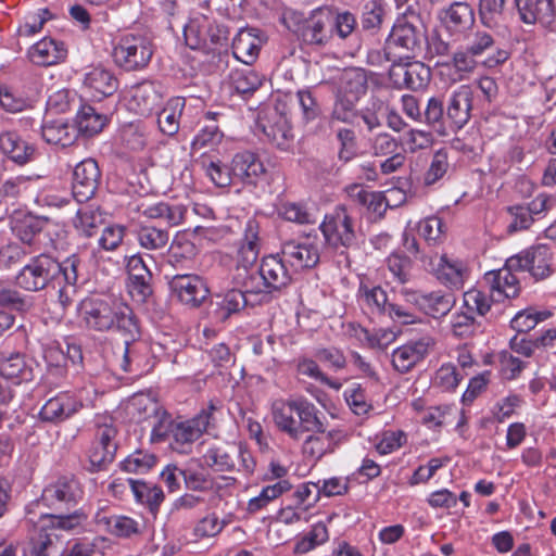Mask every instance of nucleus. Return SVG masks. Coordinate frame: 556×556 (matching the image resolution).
<instances>
[{
  "mask_svg": "<svg viewBox=\"0 0 556 556\" xmlns=\"http://www.w3.org/2000/svg\"><path fill=\"white\" fill-rule=\"evenodd\" d=\"M79 260L72 255L58 262L47 254L34 256L15 277L16 285L26 291H40L52 283L63 308L70 306L77 293Z\"/></svg>",
  "mask_w": 556,
  "mask_h": 556,
  "instance_id": "1",
  "label": "nucleus"
},
{
  "mask_svg": "<svg viewBox=\"0 0 556 556\" xmlns=\"http://www.w3.org/2000/svg\"><path fill=\"white\" fill-rule=\"evenodd\" d=\"M80 323L89 330L104 332L115 330L124 334V370L127 371L128 348L139 334L131 308L119 301L101 296H88L77 307Z\"/></svg>",
  "mask_w": 556,
  "mask_h": 556,
  "instance_id": "2",
  "label": "nucleus"
},
{
  "mask_svg": "<svg viewBox=\"0 0 556 556\" xmlns=\"http://www.w3.org/2000/svg\"><path fill=\"white\" fill-rule=\"evenodd\" d=\"M270 413L278 431L293 441L302 440L306 432H324L320 410L304 396L277 399Z\"/></svg>",
  "mask_w": 556,
  "mask_h": 556,
  "instance_id": "3",
  "label": "nucleus"
},
{
  "mask_svg": "<svg viewBox=\"0 0 556 556\" xmlns=\"http://www.w3.org/2000/svg\"><path fill=\"white\" fill-rule=\"evenodd\" d=\"M286 263L281 254L263 257L258 268L242 278V287L247 292L262 296L287 287L292 275Z\"/></svg>",
  "mask_w": 556,
  "mask_h": 556,
  "instance_id": "4",
  "label": "nucleus"
},
{
  "mask_svg": "<svg viewBox=\"0 0 556 556\" xmlns=\"http://www.w3.org/2000/svg\"><path fill=\"white\" fill-rule=\"evenodd\" d=\"M424 39V25L417 14L399 17L387 39V59L416 56L422 50Z\"/></svg>",
  "mask_w": 556,
  "mask_h": 556,
  "instance_id": "5",
  "label": "nucleus"
},
{
  "mask_svg": "<svg viewBox=\"0 0 556 556\" xmlns=\"http://www.w3.org/2000/svg\"><path fill=\"white\" fill-rule=\"evenodd\" d=\"M285 26L298 34L302 40L312 46H323L330 38L331 15L327 10L318 9L304 18L303 15L293 10H287L282 14Z\"/></svg>",
  "mask_w": 556,
  "mask_h": 556,
  "instance_id": "6",
  "label": "nucleus"
},
{
  "mask_svg": "<svg viewBox=\"0 0 556 556\" xmlns=\"http://www.w3.org/2000/svg\"><path fill=\"white\" fill-rule=\"evenodd\" d=\"M319 228L326 244L334 250L350 248L356 238L353 218L344 206H337L327 214Z\"/></svg>",
  "mask_w": 556,
  "mask_h": 556,
  "instance_id": "7",
  "label": "nucleus"
},
{
  "mask_svg": "<svg viewBox=\"0 0 556 556\" xmlns=\"http://www.w3.org/2000/svg\"><path fill=\"white\" fill-rule=\"evenodd\" d=\"M153 55V46L142 36L126 35L113 49L115 64L126 71L146 67Z\"/></svg>",
  "mask_w": 556,
  "mask_h": 556,
  "instance_id": "8",
  "label": "nucleus"
},
{
  "mask_svg": "<svg viewBox=\"0 0 556 556\" xmlns=\"http://www.w3.org/2000/svg\"><path fill=\"white\" fill-rule=\"evenodd\" d=\"M40 94L35 81L21 85H0V108L10 114H17L34 109Z\"/></svg>",
  "mask_w": 556,
  "mask_h": 556,
  "instance_id": "9",
  "label": "nucleus"
},
{
  "mask_svg": "<svg viewBox=\"0 0 556 556\" xmlns=\"http://www.w3.org/2000/svg\"><path fill=\"white\" fill-rule=\"evenodd\" d=\"M519 273H522L520 261L513 255L506 260L503 268L485 275V280L491 291L496 295V301L515 298L519 294Z\"/></svg>",
  "mask_w": 556,
  "mask_h": 556,
  "instance_id": "10",
  "label": "nucleus"
},
{
  "mask_svg": "<svg viewBox=\"0 0 556 556\" xmlns=\"http://www.w3.org/2000/svg\"><path fill=\"white\" fill-rule=\"evenodd\" d=\"M283 260L295 270L312 268L319 262V241L316 237L289 240L281 247Z\"/></svg>",
  "mask_w": 556,
  "mask_h": 556,
  "instance_id": "11",
  "label": "nucleus"
},
{
  "mask_svg": "<svg viewBox=\"0 0 556 556\" xmlns=\"http://www.w3.org/2000/svg\"><path fill=\"white\" fill-rule=\"evenodd\" d=\"M211 420V412L202 410L194 418L177 422L172 428L170 447L181 454L188 453L192 442L206 430Z\"/></svg>",
  "mask_w": 556,
  "mask_h": 556,
  "instance_id": "12",
  "label": "nucleus"
},
{
  "mask_svg": "<svg viewBox=\"0 0 556 556\" xmlns=\"http://www.w3.org/2000/svg\"><path fill=\"white\" fill-rule=\"evenodd\" d=\"M81 494L79 483L74 479L64 477L43 489L38 505L58 510L70 504H76Z\"/></svg>",
  "mask_w": 556,
  "mask_h": 556,
  "instance_id": "13",
  "label": "nucleus"
},
{
  "mask_svg": "<svg viewBox=\"0 0 556 556\" xmlns=\"http://www.w3.org/2000/svg\"><path fill=\"white\" fill-rule=\"evenodd\" d=\"M431 336H422L396 348L392 352V365L401 374L408 372L420 363L434 346Z\"/></svg>",
  "mask_w": 556,
  "mask_h": 556,
  "instance_id": "14",
  "label": "nucleus"
},
{
  "mask_svg": "<svg viewBox=\"0 0 556 556\" xmlns=\"http://www.w3.org/2000/svg\"><path fill=\"white\" fill-rule=\"evenodd\" d=\"M174 298L189 307H198L208 295L204 280L197 275H176L169 281Z\"/></svg>",
  "mask_w": 556,
  "mask_h": 556,
  "instance_id": "15",
  "label": "nucleus"
},
{
  "mask_svg": "<svg viewBox=\"0 0 556 556\" xmlns=\"http://www.w3.org/2000/svg\"><path fill=\"white\" fill-rule=\"evenodd\" d=\"M400 293L407 303L415 305L419 311L434 318L446 315L454 304L453 296L441 291L422 293L403 288Z\"/></svg>",
  "mask_w": 556,
  "mask_h": 556,
  "instance_id": "16",
  "label": "nucleus"
},
{
  "mask_svg": "<svg viewBox=\"0 0 556 556\" xmlns=\"http://www.w3.org/2000/svg\"><path fill=\"white\" fill-rule=\"evenodd\" d=\"M429 266L437 279L448 288H462L468 277L466 263L447 254L433 255Z\"/></svg>",
  "mask_w": 556,
  "mask_h": 556,
  "instance_id": "17",
  "label": "nucleus"
},
{
  "mask_svg": "<svg viewBox=\"0 0 556 556\" xmlns=\"http://www.w3.org/2000/svg\"><path fill=\"white\" fill-rule=\"evenodd\" d=\"M390 79L395 88L419 90L430 78V70L421 62H394L389 71Z\"/></svg>",
  "mask_w": 556,
  "mask_h": 556,
  "instance_id": "18",
  "label": "nucleus"
},
{
  "mask_svg": "<svg viewBox=\"0 0 556 556\" xmlns=\"http://www.w3.org/2000/svg\"><path fill=\"white\" fill-rule=\"evenodd\" d=\"M99 178L100 170L94 160L86 159L79 162L73 172V198L78 203H84L91 199L98 188Z\"/></svg>",
  "mask_w": 556,
  "mask_h": 556,
  "instance_id": "19",
  "label": "nucleus"
},
{
  "mask_svg": "<svg viewBox=\"0 0 556 556\" xmlns=\"http://www.w3.org/2000/svg\"><path fill=\"white\" fill-rule=\"evenodd\" d=\"M520 20L528 25L539 23L553 28L556 22V0H515Z\"/></svg>",
  "mask_w": 556,
  "mask_h": 556,
  "instance_id": "20",
  "label": "nucleus"
},
{
  "mask_svg": "<svg viewBox=\"0 0 556 556\" xmlns=\"http://www.w3.org/2000/svg\"><path fill=\"white\" fill-rule=\"evenodd\" d=\"M260 253V238L258 225L254 219L248 220L244 229V237L238 250L237 263L238 275L237 279L242 286V278L247 273L255 271L253 268Z\"/></svg>",
  "mask_w": 556,
  "mask_h": 556,
  "instance_id": "21",
  "label": "nucleus"
},
{
  "mask_svg": "<svg viewBox=\"0 0 556 556\" xmlns=\"http://www.w3.org/2000/svg\"><path fill=\"white\" fill-rule=\"evenodd\" d=\"M83 91L93 100H102L117 90V79L106 68L93 66L86 70L81 78Z\"/></svg>",
  "mask_w": 556,
  "mask_h": 556,
  "instance_id": "22",
  "label": "nucleus"
},
{
  "mask_svg": "<svg viewBox=\"0 0 556 556\" xmlns=\"http://www.w3.org/2000/svg\"><path fill=\"white\" fill-rule=\"evenodd\" d=\"M84 406L83 399L62 392L49 399L39 412L43 421L60 422L76 414Z\"/></svg>",
  "mask_w": 556,
  "mask_h": 556,
  "instance_id": "23",
  "label": "nucleus"
},
{
  "mask_svg": "<svg viewBox=\"0 0 556 556\" xmlns=\"http://www.w3.org/2000/svg\"><path fill=\"white\" fill-rule=\"evenodd\" d=\"M266 41L264 34L253 27L240 28L232 40V52L237 60L250 65L260 54Z\"/></svg>",
  "mask_w": 556,
  "mask_h": 556,
  "instance_id": "24",
  "label": "nucleus"
},
{
  "mask_svg": "<svg viewBox=\"0 0 556 556\" xmlns=\"http://www.w3.org/2000/svg\"><path fill=\"white\" fill-rule=\"evenodd\" d=\"M237 453L241 455L245 470L249 472L253 471V462H248L245 453L233 445H211L204 452L202 459L204 465L216 471H230L235 468L233 454Z\"/></svg>",
  "mask_w": 556,
  "mask_h": 556,
  "instance_id": "25",
  "label": "nucleus"
},
{
  "mask_svg": "<svg viewBox=\"0 0 556 556\" xmlns=\"http://www.w3.org/2000/svg\"><path fill=\"white\" fill-rule=\"evenodd\" d=\"M514 256L519 258L521 271H529L535 279H543L551 274L552 252L544 244H539Z\"/></svg>",
  "mask_w": 556,
  "mask_h": 556,
  "instance_id": "26",
  "label": "nucleus"
},
{
  "mask_svg": "<svg viewBox=\"0 0 556 556\" xmlns=\"http://www.w3.org/2000/svg\"><path fill=\"white\" fill-rule=\"evenodd\" d=\"M46 223L47 218L17 212L11 217V230L23 244L34 247Z\"/></svg>",
  "mask_w": 556,
  "mask_h": 556,
  "instance_id": "27",
  "label": "nucleus"
},
{
  "mask_svg": "<svg viewBox=\"0 0 556 556\" xmlns=\"http://www.w3.org/2000/svg\"><path fill=\"white\" fill-rule=\"evenodd\" d=\"M231 165L233 177L244 184L255 185L266 173L262 160L251 151L235 154Z\"/></svg>",
  "mask_w": 556,
  "mask_h": 556,
  "instance_id": "28",
  "label": "nucleus"
},
{
  "mask_svg": "<svg viewBox=\"0 0 556 556\" xmlns=\"http://www.w3.org/2000/svg\"><path fill=\"white\" fill-rule=\"evenodd\" d=\"M472 99L473 92L468 85H462L452 92L446 115L457 129L463 128L469 122Z\"/></svg>",
  "mask_w": 556,
  "mask_h": 556,
  "instance_id": "29",
  "label": "nucleus"
},
{
  "mask_svg": "<svg viewBox=\"0 0 556 556\" xmlns=\"http://www.w3.org/2000/svg\"><path fill=\"white\" fill-rule=\"evenodd\" d=\"M67 50L65 45L52 38H43L28 50L29 60L40 66H50L63 61Z\"/></svg>",
  "mask_w": 556,
  "mask_h": 556,
  "instance_id": "30",
  "label": "nucleus"
},
{
  "mask_svg": "<svg viewBox=\"0 0 556 556\" xmlns=\"http://www.w3.org/2000/svg\"><path fill=\"white\" fill-rule=\"evenodd\" d=\"M184 36L186 45L191 49H199L208 38L215 41L211 17L201 12H192L188 23L184 26Z\"/></svg>",
  "mask_w": 556,
  "mask_h": 556,
  "instance_id": "31",
  "label": "nucleus"
},
{
  "mask_svg": "<svg viewBox=\"0 0 556 556\" xmlns=\"http://www.w3.org/2000/svg\"><path fill=\"white\" fill-rule=\"evenodd\" d=\"M441 24L452 34L468 29L473 21V12L465 2H454L439 13Z\"/></svg>",
  "mask_w": 556,
  "mask_h": 556,
  "instance_id": "32",
  "label": "nucleus"
},
{
  "mask_svg": "<svg viewBox=\"0 0 556 556\" xmlns=\"http://www.w3.org/2000/svg\"><path fill=\"white\" fill-rule=\"evenodd\" d=\"M162 103V94L153 83H142L132 89L130 108L140 115H149Z\"/></svg>",
  "mask_w": 556,
  "mask_h": 556,
  "instance_id": "33",
  "label": "nucleus"
},
{
  "mask_svg": "<svg viewBox=\"0 0 556 556\" xmlns=\"http://www.w3.org/2000/svg\"><path fill=\"white\" fill-rule=\"evenodd\" d=\"M351 336L363 346L383 351L396 340V332L389 328L366 329L362 326H352Z\"/></svg>",
  "mask_w": 556,
  "mask_h": 556,
  "instance_id": "34",
  "label": "nucleus"
},
{
  "mask_svg": "<svg viewBox=\"0 0 556 556\" xmlns=\"http://www.w3.org/2000/svg\"><path fill=\"white\" fill-rule=\"evenodd\" d=\"M0 376L18 384L33 377L31 368L20 353H0Z\"/></svg>",
  "mask_w": 556,
  "mask_h": 556,
  "instance_id": "35",
  "label": "nucleus"
},
{
  "mask_svg": "<svg viewBox=\"0 0 556 556\" xmlns=\"http://www.w3.org/2000/svg\"><path fill=\"white\" fill-rule=\"evenodd\" d=\"M0 150L9 159L20 165L28 163L35 153V148L13 131H7L0 135Z\"/></svg>",
  "mask_w": 556,
  "mask_h": 556,
  "instance_id": "36",
  "label": "nucleus"
},
{
  "mask_svg": "<svg viewBox=\"0 0 556 556\" xmlns=\"http://www.w3.org/2000/svg\"><path fill=\"white\" fill-rule=\"evenodd\" d=\"M185 106V98L174 97L169 99L165 106L157 113V125L164 135L174 136L178 132Z\"/></svg>",
  "mask_w": 556,
  "mask_h": 556,
  "instance_id": "37",
  "label": "nucleus"
},
{
  "mask_svg": "<svg viewBox=\"0 0 556 556\" xmlns=\"http://www.w3.org/2000/svg\"><path fill=\"white\" fill-rule=\"evenodd\" d=\"M41 136L49 144L67 147L76 140V129L63 118L47 121L41 127Z\"/></svg>",
  "mask_w": 556,
  "mask_h": 556,
  "instance_id": "38",
  "label": "nucleus"
},
{
  "mask_svg": "<svg viewBox=\"0 0 556 556\" xmlns=\"http://www.w3.org/2000/svg\"><path fill=\"white\" fill-rule=\"evenodd\" d=\"M303 442V452L313 458L319 459L327 453L334 451L333 440L340 434L339 431L312 432Z\"/></svg>",
  "mask_w": 556,
  "mask_h": 556,
  "instance_id": "39",
  "label": "nucleus"
},
{
  "mask_svg": "<svg viewBox=\"0 0 556 556\" xmlns=\"http://www.w3.org/2000/svg\"><path fill=\"white\" fill-rule=\"evenodd\" d=\"M368 76L362 68H350L341 78L339 94L358 101L367 90Z\"/></svg>",
  "mask_w": 556,
  "mask_h": 556,
  "instance_id": "40",
  "label": "nucleus"
},
{
  "mask_svg": "<svg viewBox=\"0 0 556 556\" xmlns=\"http://www.w3.org/2000/svg\"><path fill=\"white\" fill-rule=\"evenodd\" d=\"M247 292L241 286L240 290L232 289L217 296L215 316L220 321L226 320L231 314L239 312L247 303Z\"/></svg>",
  "mask_w": 556,
  "mask_h": 556,
  "instance_id": "41",
  "label": "nucleus"
},
{
  "mask_svg": "<svg viewBox=\"0 0 556 556\" xmlns=\"http://www.w3.org/2000/svg\"><path fill=\"white\" fill-rule=\"evenodd\" d=\"M108 123V117L90 105H81L76 114V128L80 134L91 137L100 132Z\"/></svg>",
  "mask_w": 556,
  "mask_h": 556,
  "instance_id": "42",
  "label": "nucleus"
},
{
  "mask_svg": "<svg viewBox=\"0 0 556 556\" xmlns=\"http://www.w3.org/2000/svg\"><path fill=\"white\" fill-rule=\"evenodd\" d=\"M129 488L138 503L147 505L151 511H155L164 501L162 489L141 480H129Z\"/></svg>",
  "mask_w": 556,
  "mask_h": 556,
  "instance_id": "43",
  "label": "nucleus"
},
{
  "mask_svg": "<svg viewBox=\"0 0 556 556\" xmlns=\"http://www.w3.org/2000/svg\"><path fill=\"white\" fill-rule=\"evenodd\" d=\"M186 208L180 204L169 205L165 202H159L142 210V215L150 219H163L169 226H177L185 218Z\"/></svg>",
  "mask_w": 556,
  "mask_h": 556,
  "instance_id": "44",
  "label": "nucleus"
},
{
  "mask_svg": "<svg viewBox=\"0 0 556 556\" xmlns=\"http://www.w3.org/2000/svg\"><path fill=\"white\" fill-rule=\"evenodd\" d=\"M463 300L468 313L479 316H484L490 311L492 303L497 302L496 295L490 288L488 290L470 289L464 293Z\"/></svg>",
  "mask_w": 556,
  "mask_h": 556,
  "instance_id": "45",
  "label": "nucleus"
},
{
  "mask_svg": "<svg viewBox=\"0 0 556 556\" xmlns=\"http://www.w3.org/2000/svg\"><path fill=\"white\" fill-rule=\"evenodd\" d=\"M96 522L104 526L105 530L116 536H130L138 533L139 523L127 516H101L97 514Z\"/></svg>",
  "mask_w": 556,
  "mask_h": 556,
  "instance_id": "46",
  "label": "nucleus"
},
{
  "mask_svg": "<svg viewBox=\"0 0 556 556\" xmlns=\"http://www.w3.org/2000/svg\"><path fill=\"white\" fill-rule=\"evenodd\" d=\"M291 489L288 480L280 479L274 484L266 485L258 495L250 498L248 502V511L254 514L266 507L271 501L276 500Z\"/></svg>",
  "mask_w": 556,
  "mask_h": 556,
  "instance_id": "47",
  "label": "nucleus"
},
{
  "mask_svg": "<svg viewBox=\"0 0 556 556\" xmlns=\"http://www.w3.org/2000/svg\"><path fill=\"white\" fill-rule=\"evenodd\" d=\"M136 238L139 245L149 251L164 249L169 240V235L166 230L153 226H140L136 232Z\"/></svg>",
  "mask_w": 556,
  "mask_h": 556,
  "instance_id": "48",
  "label": "nucleus"
},
{
  "mask_svg": "<svg viewBox=\"0 0 556 556\" xmlns=\"http://www.w3.org/2000/svg\"><path fill=\"white\" fill-rule=\"evenodd\" d=\"M348 191L351 197H356L362 204L377 215H382L389 205L381 192L368 191L359 185L349 187Z\"/></svg>",
  "mask_w": 556,
  "mask_h": 556,
  "instance_id": "49",
  "label": "nucleus"
},
{
  "mask_svg": "<svg viewBox=\"0 0 556 556\" xmlns=\"http://www.w3.org/2000/svg\"><path fill=\"white\" fill-rule=\"evenodd\" d=\"M328 539L329 533L326 525L323 522L314 523L311 530L296 541L294 545V553L306 554L317 546L326 543Z\"/></svg>",
  "mask_w": 556,
  "mask_h": 556,
  "instance_id": "50",
  "label": "nucleus"
},
{
  "mask_svg": "<svg viewBox=\"0 0 556 556\" xmlns=\"http://www.w3.org/2000/svg\"><path fill=\"white\" fill-rule=\"evenodd\" d=\"M122 144L134 152L142 151L148 142V130L141 123H130L121 130Z\"/></svg>",
  "mask_w": 556,
  "mask_h": 556,
  "instance_id": "51",
  "label": "nucleus"
},
{
  "mask_svg": "<svg viewBox=\"0 0 556 556\" xmlns=\"http://www.w3.org/2000/svg\"><path fill=\"white\" fill-rule=\"evenodd\" d=\"M552 313L543 309L526 308L519 311L510 320V326L518 332H528L532 330L539 323L549 318Z\"/></svg>",
  "mask_w": 556,
  "mask_h": 556,
  "instance_id": "52",
  "label": "nucleus"
},
{
  "mask_svg": "<svg viewBox=\"0 0 556 556\" xmlns=\"http://www.w3.org/2000/svg\"><path fill=\"white\" fill-rule=\"evenodd\" d=\"M230 83L238 93L245 94L262 85V77L252 68L235 70L230 74Z\"/></svg>",
  "mask_w": 556,
  "mask_h": 556,
  "instance_id": "53",
  "label": "nucleus"
},
{
  "mask_svg": "<svg viewBox=\"0 0 556 556\" xmlns=\"http://www.w3.org/2000/svg\"><path fill=\"white\" fill-rule=\"evenodd\" d=\"M464 376L459 371L456 365L452 363H445L440 366L433 377V386L441 389L442 391L455 390Z\"/></svg>",
  "mask_w": 556,
  "mask_h": 556,
  "instance_id": "54",
  "label": "nucleus"
},
{
  "mask_svg": "<svg viewBox=\"0 0 556 556\" xmlns=\"http://www.w3.org/2000/svg\"><path fill=\"white\" fill-rule=\"evenodd\" d=\"M387 15L386 0H368L364 5L362 24L365 29H378Z\"/></svg>",
  "mask_w": 556,
  "mask_h": 556,
  "instance_id": "55",
  "label": "nucleus"
},
{
  "mask_svg": "<svg viewBox=\"0 0 556 556\" xmlns=\"http://www.w3.org/2000/svg\"><path fill=\"white\" fill-rule=\"evenodd\" d=\"M103 222L102 214L99 208L92 206H84L77 211L74 225L83 235L90 237L93 229Z\"/></svg>",
  "mask_w": 556,
  "mask_h": 556,
  "instance_id": "56",
  "label": "nucleus"
},
{
  "mask_svg": "<svg viewBox=\"0 0 556 556\" xmlns=\"http://www.w3.org/2000/svg\"><path fill=\"white\" fill-rule=\"evenodd\" d=\"M263 131L278 148L282 150L289 148V143L292 139V131L286 117L280 116L275 124L264 126Z\"/></svg>",
  "mask_w": 556,
  "mask_h": 556,
  "instance_id": "57",
  "label": "nucleus"
},
{
  "mask_svg": "<svg viewBox=\"0 0 556 556\" xmlns=\"http://www.w3.org/2000/svg\"><path fill=\"white\" fill-rule=\"evenodd\" d=\"M155 463L156 458L153 454L136 451L122 462L121 467L126 472L143 475L154 467Z\"/></svg>",
  "mask_w": 556,
  "mask_h": 556,
  "instance_id": "58",
  "label": "nucleus"
},
{
  "mask_svg": "<svg viewBox=\"0 0 556 556\" xmlns=\"http://www.w3.org/2000/svg\"><path fill=\"white\" fill-rule=\"evenodd\" d=\"M296 371L300 376H305L313 380L327 384L333 390H340L342 383L338 380L328 378L319 368L317 363L311 358H300L296 365Z\"/></svg>",
  "mask_w": 556,
  "mask_h": 556,
  "instance_id": "59",
  "label": "nucleus"
},
{
  "mask_svg": "<svg viewBox=\"0 0 556 556\" xmlns=\"http://www.w3.org/2000/svg\"><path fill=\"white\" fill-rule=\"evenodd\" d=\"M361 301L372 313H386L388 309V296L383 289L380 287L368 288L361 286L359 288Z\"/></svg>",
  "mask_w": 556,
  "mask_h": 556,
  "instance_id": "60",
  "label": "nucleus"
},
{
  "mask_svg": "<svg viewBox=\"0 0 556 556\" xmlns=\"http://www.w3.org/2000/svg\"><path fill=\"white\" fill-rule=\"evenodd\" d=\"M522 402V397L515 393L502 397L491 408L493 419L497 422H504L514 415L515 410L521 406Z\"/></svg>",
  "mask_w": 556,
  "mask_h": 556,
  "instance_id": "61",
  "label": "nucleus"
},
{
  "mask_svg": "<svg viewBox=\"0 0 556 556\" xmlns=\"http://www.w3.org/2000/svg\"><path fill=\"white\" fill-rule=\"evenodd\" d=\"M450 167L447 153L444 150H439L433 154L430 166L424 176L426 186H432L441 180Z\"/></svg>",
  "mask_w": 556,
  "mask_h": 556,
  "instance_id": "62",
  "label": "nucleus"
},
{
  "mask_svg": "<svg viewBox=\"0 0 556 556\" xmlns=\"http://www.w3.org/2000/svg\"><path fill=\"white\" fill-rule=\"evenodd\" d=\"M277 214L285 220L296 224H311L314 222L312 214L301 204L282 202L277 207Z\"/></svg>",
  "mask_w": 556,
  "mask_h": 556,
  "instance_id": "63",
  "label": "nucleus"
},
{
  "mask_svg": "<svg viewBox=\"0 0 556 556\" xmlns=\"http://www.w3.org/2000/svg\"><path fill=\"white\" fill-rule=\"evenodd\" d=\"M51 525L64 531H76L84 529L88 515L84 509H78L67 515H50Z\"/></svg>",
  "mask_w": 556,
  "mask_h": 556,
  "instance_id": "64",
  "label": "nucleus"
}]
</instances>
